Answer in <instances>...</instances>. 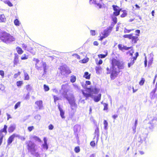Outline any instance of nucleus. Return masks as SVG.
<instances>
[{"label": "nucleus", "instance_id": "nucleus-1", "mask_svg": "<svg viewBox=\"0 0 157 157\" xmlns=\"http://www.w3.org/2000/svg\"><path fill=\"white\" fill-rule=\"evenodd\" d=\"M112 67L110 69L107 67V74H108L111 72L110 77L112 79H114L117 75V72L119 71V69L122 68L120 66V62L115 59H112Z\"/></svg>", "mask_w": 157, "mask_h": 157}, {"label": "nucleus", "instance_id": "nucleus-2", "mask_svg": "<svg viewBox=\"0 0 157 157\" xmlns=\"http://www.w3.org/2000/svg\"><path fill=\"white\" fill-rule=\"evenodd\" d=\"M26 144L29 152L31 154L36 157H43V154H40L38 152H36V145L35 143L31 140H29L26 142Z\"/></svg>", "mask_w": 157, "mask_h": 157}, {"label": "nucleus", "instance_id": "nucleus-3", "mask_svg": "<svg viewBox=\"0 0 157 157\" xmlns=\"http://www.w3.org/2000/svg\"><path fill=\"white\" fill-rule=\"evenodd\" d=\"M0 39L7 44H10L15 41V38L10 34L0 29Z\"/></svg>", "mask_w": 157, "mask_h": 157}, {"label": "nucleus", "instance_id": "nucleus-4", "mask_svg": "<svg viewBox=\"0 0 157 157\" xmlns=\"http://www.w3.org/2000/svg\"><path fill=\"white\" fill-rule=\"evenodd\" d=\"M67 86V85L65 84L63 85L62 86L61 90H63V95L64 98L67 99L68 101L70 104L71 108L73 109V107H75L76 106V104L75 102L74 98L73 97H68L67 93V90H66Z\"/></svg>", "mask_w": 157, "mask_h": 157}, {"label": "nucleus", "instance_id": "nucleus-5", "mask_svg": "<svg viewBox=\"0 0 157 157\" xmlns=\"http://www.w3.org/2000/svg\"><path fill=\"white\" fill-rule=\"evenodd\" d=\"M136 35L137 36H133L132 34H125L123 36V37L124 38H127L129 39H131L132 40V43L136 44L137 43V40H139L138 36H139V35L138 34H136Z\"/></svg>", "mask_w": 157, "mask_h": 157}, {"label": "nucleus", "instance_id": "nucleus-6", "mask_svg": "<svg viewBox=\"0 0 157 157\" xmlns=\"http://www.w3.org/2000/svg\"><path fill=\"white\" fill-rule=\"evenodd\" d=\"M7 127L6 125H4V128L0 131V146L1 144L4 136L6 134Z\"/></svg>", "mask_w": 157, "mask_h": 157}, {"label": "nucleus", "instance_id": "nucleus-7", "mask_svg": "<svg viewBox=\"0 0 157 157\" xmlns=\"http://www.w3.org/2000/svg\"><path fill=\"white\" fill-rule=\"evenodd\" d=\"M59 69L60 71V73L62 75H64L66 74H69L70 73L68 67L66 65H63L61 66Z\"/></svg>", "mask_w": 157, "mask_h": 157}, {"label": "nucleus", "instance_id": "nucleus-8", "mask_svg": "<svg viewBox=\"0 0 157 157\" xmlns=\"http://www.w3.org/2000/svg\"><path fill=\"white\" fill-rule=\"evenodd\" d=\"M112 7L114 12H113V15L117 16L120 14V12L121 11V9L119 8V7L116 5H113Z\"/></svg>", "mask_w": 157, "mask_h": 157}, {"label": "nucleus", "instance_id": "nucleus-9", "mask_svg": "<svg viewBox=\"0 0 157 157\" xmlns=\"http://www.w3.org/2000/svg\"><path fill=\"white\" fill-rule=\"evenodd\" d=\"M80 129L81 126L80 125L78 124H76L73 127L74 133L75 136L76 138L77 139H78V133L80 130Z\"/></svg>", "mask_w": 157, "mask_h": 157}, {"label": "nucleus", "instance_id": "nucleus-10", "mask_svg": "<svg viewBox=\"0 0 157 157\" xmlns=\"http://www.w3.org/2000/svg\"><path fill=\"white\" fill-rule=\"evenodd\" d=\"M102 0H92L91 2H89L90 4H95L96 7H98L99 8H101L102 7L101 2Z\"/></svg>", "mask_w": 157, "mask_h": 157}, {"label": "nucleus", "instance_id": "nucleus-11", "mask_svg": "<svg viewBox=\"0 0 157 157\" xmlns=\"http://www.w3.org/2000/svg\"><path fill=\"white\" fill-rule=\"evenodd\" d=\"M144 136H140L138 138V144L140 145L141 144H142L143 141H144L146 143L145 140L146 138L147 137V135L146 134L143 135Z\"/></svg>", "mask_w": 157, "mask_h": 157}, {"label": "nucleus", "instance_id": "nucleus-12", "mask_svg": "<svg viewBox=\"0 0 157 157\" xmlns=\"http://www.w3.org/2000/svg\"><path fill=\"white\" fill-rule=\"evenodd\" d=\"M112 28V27H109L104 30L103 35L105 37H107L109 35L111 32Z\"/></svg>", "mask_w": 157, "mask_h": 157}, {"label": "nucleus", "instance_id": "nucleus-13", "mask_svg": "<svg viewBox=\"0 0 157 157\" xmlns=\"http://www.w3.org/2000/svg\"><path fill=\"white\" fill-rule=\"evenodd\" d=\"M94 139L96 138L97 141H98V140L99 136V130L98 126L97 125L94 132Z\"/></svg>", "mask_w": 157, "mask_h": 157}, {"label": "nucleus", "instance_id": "nucleus-14", "mask_svg": "<svg viewBox=\"0 0 157 157\" xmlns=\"http://www.w3.org/2000/svg\"><path fill=\"white\" fill-rule=\"evenodd\" d=\"M17 136H18V135L14 134H13L11 136L8 138L7 141L8 145H10L13 141L14 138L15 137H17Z\"/></svg>", "mask_w": 157, "mask_h": 157}, {"label": "nucleus", "instance_id": "nucleus-15", "mask_svg": "<svg viewBox=\"0 0 157 157\" xmlns=\"http://www.w3.org/2000/svg\"><path fill=\"white\" fill-rule=\"evenodd\" d=\"M118 48L119 50L121 51H123V50H128L130 48V47H127L126 46H124L121 44H119L118 45Z\"/></svg>", "mask_w": 157, "mask_h": 157}, {"label": "nucleus", "instance_id": "nucleus-16", "mask_svg": "<svg viewBox=\"0 0 157 157\" xmlns=\"http://www.w3.org/2000/svg\"><path fill=\"white\" fill-rule=\"evenodd\" d=\"M16 125L15 124H11L8 128V131L10 133L12 132L15 129Z\"/></svg>", "mask_w": 157, "mask_h": 157}, {"label": "nucleus", "instance_id": "nucleus-17", "mask_svg": "<svg viewBox=\"0 0 157 157\" xmlns=\"http://www.w3.org/2000/svg\"><path fill=\"white\" fill-rule=\"evenodd\" d=\"M48 66L47 65L46 63L45 62H43L42 64V67L43 68L44 70V73L43 75L45 74L47 71V70L48 68Z\"/></svg>", "mask_w": 157, "mask_h": 157}, {"label": "nucleus", "instance_id": "nucleus-18", "mask_svg": "<svg viewBox=\"0 0 157 157\" xmlns=\"http://www.w3.org/2000/svg\"><path fill=\"white\" fill-rule=\"evenodd\" d=\"M35 103L38 106L40 109H43V102L42 101H37L35 102Z\"/></svg>", "mask_w": 157, "mask_h": 157}, {"label": "nucleus", "instance_id": "nucleus-19", "mask_svg": "<svg viewBox=\"0 0 157 157\" xmlns=\"http://www.w3.org/2000/svg\"><path fill=\"white\" fill-rule=\"evenodd\" d=\"M18 55L17 54H15V56L13 61L14 64L17 65L19 63Z\"/></svg>", "mask_w": 157, "mask_h": 157}, {"label": "nucleus", "instance_id": "nucleus-20", "mask_svg": "<svg viewBox=\"0 0 157 157\" xmlns=\"http://www.w3.org/2000/svg\"><path fill=\"white\" fill-rule=\"evenodd\" d=\"M89 89L90 91L91 92L95 94H98L99 92V90L96 88H90Z\"/></svg>", "mask_w": 157, "mask_h": 157}, {"label": "nucleus", "instance_id": "nucleus-21", "mask_svg": "<svg viewBox=\"0 0 157 157\" xmlns=\"http://www.w3.org/2000/svg\"><path fill=\"white\" fill-rule=\"evenodd\" d=\"M101 94H100L97 96H95L94 98V100L96 102H98L101 99Z\"/></svg>", "mask_w": 157, "mask_h": 157}, {"label": "nucleus", "instance_id": "nucleus-22", "mask_svg": "<svg viewBox=\"0 0 157 157\" xmlns=\"http://www.w3.org/2000/svg\"><path fill=\"white\" fill-rule=\"evenodd\" d=\"M30 139H33L36 141H38V142H40L41 141V140L39 138L35 136H32L30 137Z\"/></svg>", "mask_w": 157, "mask_h": 157}, {"label": "nucleus", "instance_id": "nucleus-23", "mask_svg": "<svg viewBox=\"0 0 157 157\" xmlns=\"http://www.w3.org/2000/svg\"><path fill=\"white\" fill-rule=\"evenodd\" d=\"M6 21L5 16L3 14H0V22H4Z\"/></svg>", "mask_w": 157, "mask_h": 157}, {"label": "nucleus", "instance_id": "nucleus-24", "mask_svg": "<svg viewBox=\"0 0 157 157\" xmlns=\"http://www.w3.org/2000/svg\"><path fill=\"white\" fill-rule=\"evenodd\" d=\"M83 77L87 79H90V75L89 74L88 72H86L84 73Z\"/></svg>", "mask_w": 157, "mask_h": 157}, {"label": "nucleus", "instance_id": "nucleus-25", "mask_svg": "<svg viewBox=\"0 0 157 157\" xmlns=\"http://www.w3.org/2000/svg\"><path fill=\"white\" fill-rule=\"evenodd\" d=\"M16 50L17 52L19 54H22L23 52L21 48L19 47H17L16 48Z\"/></svg>", "mask_w": 157, "mask_h": 157}, {"label": "nucleus", "instance_id": "nucleus-26", "mask_svg": "<svg viewBox=\"0 0 157 157\" xmlns=\"http://www.w3.org/2000/svg\"><path fill=\"white\" fill-rule=\"evenodd\" d=\"M103 124H104V129L105 130H107L108 129V123L107 121L105 120L104 121Z\"/></svg>", "mask_w": 157, "mask_h": 157}, {"label": "nucleus", "instance_id": "nucleus-27", "mask_svg": "<svg viewBox=\"0 0 157 157\" xmlns=\"http://www.w3.org/2000/svg\"><path fill=\"white\" fill-rule=\"evenodd\" d=\"M3 2L7 4L10 6H13V4L9 0H4Z\"/></svg>", "mask_w": 157, "mask_h": 157}, {"label": "nucleus", "instance_id": "nucleus-28", "mask_svg": "<svg viewBox=\"0 0 157 157\" xmlns=\"http://www.w3.org/2000/svg\"><path fill=\"white\" fill-rule=\"evenodd\" d=\"M108 55V52H106L105 54H99L98 55V56L99 58H105Z\"/></svg>", "mask_w": 157, "mask_h": 157}, {"label": "nucleus", "instance_id": "nucleus-29", "mask_svg": "<svg viewBox=\"0 0 157 157\" xmlns=\"http://www.w3.org/2000/svg\"><path fill=\"white\" fill-rule=\"evenodd\" d=\"M82 93L83 95L86 98L91 97L92 96V95L90 94L86 93L84 91L82 92Z\"/></svg>", "mask_w": 157, "mask_h": 157}, {"label": "nucleus", "instance_id": "nucleus-30", "mask_svg": "<svg viewBox=\"0 0 157 157\" xmlns=\"http://www.w3.org/2000/svg\"><path fill=\"white\" fill-rule=\"evenodd\" d=\"M123 12V13L121 15V17H126L127 15V13L126 10H121Z\"/></svg>", "mask_w": 157, "mask_h": 157}, {"label": "nucleus", "instance_id": "nucleus-31", "mask_svg": "<svg viewBox=\"0 0 157 157\" xmlns=\"http://www.w3.org/2000/svg\"><path fill=\"white\" fill-rule=\"evenodd\" d=\"M64 112L63 110H61L60 111V114L61 117L63 119H65V116H64Z\"/></svg>", "mask_w": 157, "mask_h": 157}, {"label": "nucleus", "instance_id": "nucleus-32", "mask_svg": "<svg viewBox=\"0 0 157 157\" xmlns=\"http://www.w3.org/2000/svg\"><path fill=\"white\" fill-rule=\"evenodd\" d=\"M76 80V77L74 75L71 76L70 78V81L71 82H74Z\"/></svg>", "mask_w": 157, "mask_h": 157}, {"label": "nucleus", "instance_id": "nucleus-33", "mask_svg": "<svg viewBox=\"0 0 157 157\" xmlns=\"http://www.w3.org/2000/svg\"><path fill=\"white\" fill-rule=\"evenodd\" d=\"M24 78L25 80H29V76L28 74L25 72H24Z\"/></svg>", "mask_w": 157, "mask_h": 157}, {"label": "nucleus", "instance_id": "nucleus-34", "mask_svg": "<svg viewBox=\"0 0 157 157\" xmlns=\"http://www.w3.org/2000/svg\"><path fill=\"white\" fill-rule=\"evenodd\" d=\"M134 63L135 62L133 61V60H132V59H131L130 62L128 63V67H130L132 65L134 64Z\"/></svg>", "mask_w": 157, "mask_h": 157}, {"label": "nucleus", "instance_id": "nucleus-35", "mask_svg": "<svg viewBox=\"0 0 157 157\" xmlns=\"http://www.w3.org/2000/svg\"><path fill=\"white\" fill-rule=\"evenodd\" d=\"M14 24L15 25L17 26H19L20 25V22L17 19H16L14 21Z\"/></svg>", "mask_w": 157, "mask_h": 157}, {"label": "nucleus", "instance_id": "nucleus-36", "mask_svg": "<svg viewBox=\"0 0 157 157\" xmlns=\"http://www.w3.org/2000/svg\"><path fill=\"white\" fill-rule=\"evenodd\" d=\"M112 19L114 24H116L117 23V18L115 17V16H113L112 17Z\"/></svg>", "mask_w": 157, "mask_h": 157}, {"label": "nucleus", "instance_id": "nucleus-37", "mask_svg": "<svg viewBox=\"0 0 157 157\" xmlns=\"http://www.w3.org/2000/svg\"><path fill=\"white\" fill-rule=\"evenodd\" d=\"M42 147L44 149L47 150L48 148V146L47 144H44L42 146Z\"/></svg>", "mask_w": 157, "mask_h": 157}, {"label": "nucleus", "instance_id": "nucleus-38", "mask_svg": "<svg viewBox=\"0 0 157 157\" xmlns=\"http://www.w3.org/2000/svg\"><path fill=\"white\" fill-rule=\"evenodd\" d=\"M26 88L28 91H30L32 89V87L30 85H26Z\"/></svg>", "mask_w": 157, "mask_h": 157}, {"label": "nucleus", "instance_id": "nucleus-39", "mask_svg": "<svg viewBox=\"0 0 157 157\" xmlns=\"http://www.w3.org/2000/svg\"><path fill=\"white\" fill-rule=\"evenodd\" d=\"M21 104V102H18L17 103L15 104L14 106V109H17L18 107H20V105Z\"/></svg>", "mask_w": 157, "mask_h": 157}, {"label": "nucleus", "instance_id": "nucleus-40", "mask_svg": "<svg viewBox=\"0 0 157 157\" xmlns=\"http://www.w3.org/2000/svg\"><path fill=\"white\" fill-rule=\"evenodd\" d=\"M134 29H132L130 30H128L126 29V28H125L124 30V33H129L131 31H133Z\"/></svg>", "mask_w": 157, "mask_h": 157}, {"label": "nucleus", "instance_id": "nucleus-41", "mask_svg": "<svg viewBox=\"0 0 157 157\" xmlns=\"http://www.w3.org/2000/svg\"><path fill=\"white\" fill-rule=\"evenodd\" d=\"M101 69V67L100 66L98 67H95V70L96 71V73L97 74L99 73V71Z\"/></svg>", "mask_w": 157, "mask_h": 157}, {"label": "nucleus", "instance_id": "nucleus-42", "mask_svg": "<svg viewBox=\"0 0 157 157\" xmlns=\"http://www.w3.org/2000/svg\"><path fill=\"white\" fill-rule=\"evenodd\" d=\"M44 90L46 91H48L49 90V86L45 84L44 85Z\"/></svg>", "mask_w": 157, "mask_h": 157}, {"label": "nucleus", "instance_id": "nucleus-43", "mask_svg": "<svg viewBox=\"0 0 157 157\" xmlns=\"http://www.w3.org/2000/svg\"><path fill=\"white\" fill-rule=\"evenodd\" d=\"M17 137L22 141H25V138L24 136H19L18 135V136H17Z\"/></svg>", "mask_w": 157, "mask_h": 157}, {"label": "nucleus", "instance_id": "nucleus-44", "mask_svg": "<svg viewBox=\"0 0 157 157\" xmlns=\"http://www.w3.org/2000/svg\"><path fill=\"white\" fill-rule=\"evenodd\" d=\"M28 56L27 55H26L25 54L23 55L21 57V59L22 60H24L27 59L28 58Z\"/></svg>", "mask_w": 157, "mask_h": 157}, {"label": "nucleus", "instance_id": "nucleus-45", "mask_svg": "<svg viewBox=\"0 0 157 157\" xmlns=\"http://www.w3.org/2000/svg\"><path fill=\"white\" fill-rule=\"evenodd\" d=\"M23 84L22 81H18L16 82V84L18 86H21Z\"/></svg>", "mask_w": 157, "mask_h": 157}, {"label": "nucleus", "instance_id": "nucleus-46", "mask_svg": "<svg viewBox=\"0 0 157 157\" xmlns=\"http://www.w3.org/2000/svg\"><path fill=\"white\" fill-rule=\"evenodd\" d=\"M144 78H142L139 82V84L141 86L143 85L144 82Z\"/></svg>", "mask_w": 157, "mask_h": 157}, {"label": "nucleus", "instance_id": "nucleus-47", "mask_svg": "<svg viewBox=\"0 0 157 157\" xmlns=\"http://www.w3.org/2000/svg\"><path fill=\"white\" fill-rule=\"evenodd\" d=\"M75 151L76 153H78L80 151V149L79 147H75Z\"/></svg>", "mask_w": 157, "mask_h": 157}, {"label": "nucleus", "instance_id": "nucleus-48", "mask_svg": "<svg viewBox=\"0 0 157 157\" xmlns=\"http://www.w3.org/2000/svg\"><path fill=\"white\" fill-rule=\"evenodd\" d=\"M103 105L104 106V110H107L108 109V104L107 103H104Z\"/></svg>", "mask_w": 157, "mask_h": 157}, {"label": "nucleus", "instance_id": "nucleus-49", "mask_svg": "<svg viewBox=\"0 0 157 157\" xmlns=\"http://www.w3.org/2000/svg\"><path fill=\"white\" fill-rule=\"evenodd\" d=\"M0 75L2 76V78H3L4 77V72L2 70H0Z\"/></svg>", "mask_w": 157, "mask_h": 157}, {"label": "nucleus", "instance_id": "nucleus-50", "mask_svg": "<svg viewBox=\"0 0 157 157\" xmlns=\"http://www.w3.org/2000/svg\"><path fill=\"white\" fill-rule=\"evenodd\" d=\"M29 99V92L28 94L26 95L25 99V100H28Z\"/></svg>", "mask_w": 157, "mask_h": 157}, {"label": "nucleus", "instance_id": "nucleus-51", "mask_svg": "<svg viewBox=\"0 0 157 157\" xmlns=\"http://www.w3.org/2000/svg\"><path fill=\"white\" fill-rule=\"evenodd\" d=\"M34 128L33 126H29L28 128V129L29 132H31Z\"/></svg>", "mask_w": 157, "mask_h": 157}, {"label": "nucleus", "instance_id": "nucleus-52", "mask_svg": "<svg viewBox=\"0 0 157 157\" xmlns=\"http://www.w3.org/2000/svg\"><path fill=\"white\" fill-rule=\"evenodd\" d=\"M53 98L54 99V101L55 102H56L57 101L59 100V99L58 97L55 95L53 96Z\"/></svg>", "mask_w": 157, "mask_h": 157}, {"label": "nucleus", "instance_id": "nucleus-53", "mask_svg": "<svg viewBox=\"0 0 157 157\" xmlns=\"http://www.w3.org/2000/svg\"><path fill=\"white\" fill-rule=\"evenodd\" d=\"M54 128V126L52 124H50L48 126V129H49L50 130H52Z\"/></svg>", "mask_w": 157, "mask_h": 157}, {"label": "nucleus", "instance_id": "nucleus-54", "mask_svg": "<svg viewBox=\"0 0 157 157\" xmlns=\"http://www.w3.org/2000/svg\"><path fill=\"white\" fill-rule=\"evenodd\" d=\"M90 33L93 36L95 35V31L94 30H91L90 31Z\"/></svg>", "mask_w": 157, "mask_h": 157}, {"label": "nucleus", "instance_id": "nucleus-55", "mask_svg": "<svg viewBox=\"0 0 157 157\" xmlns=\"http://www.w3.org/2000/svg\"><path fill=\"white\" fill-rule=\"evenodd\" d=\"M90 145L92 147H94L95 145V143L94 141H91L90 143Z\"/></svg>", "mask_w": 157, "mask_h": 157}, {"label": "nucleus", "instance_id": "nucleus-56", "mask_svg": "<svg viewBox=\"0 0 157 157\" xmlns=\"http://www.w3.org/2000/svg\"><path fill=\"white\" fill-rule=\"evenodd\" d=\"M73 86H74V87L75 89H79V88L78 86L75 84H73Z\"/></svg>", "mask_w": 157, "mask_h": 157}, {"label": "nucleus", "instance_id": "nucleus-57", "mask_svg": "<svg viewBox=\"0 0 157 157\" xmlns=\"http://www.w3.org/2000/svg\"><path fill=\"white\" fill-rule=\"evenodd\" d=\"M102 60L101 59H100L99 60V61H98V63H97V62H96V63H97V64L98 65H101V64H102Z\"/></svg>", "mask_w": 157, "mask_h": 157}, {"label": "nucleus", "instance_id": "nucleus-58", "mask_svg": "<svg viewBox=\"0 0 157 157\" xmlns=\"http://www.w3.org/2000/svg\"><path fill=\"white\" fill-rule=\"evenodd\" d=\"M147 58L146 56L145 57V60L144 61V66L145 67H146L147 66Z\"/></svg>", "mask_w": 157, "mask_h": 157}, {"label": "nucleus", "instance_id": "nucleus-59", "mask_svg": "<svg viewBox=\"0 0 157 157\" xmlns=\"http://www.w3.org/2000/svg\"><path fill=\"white\" fill-rule=\"evenodd\" d=\"M136 126H134L132 128L133 133V134H134L136 132Z\"/></svg>", "mask_w": 157, "mask_h": 157}, {"label": "nucleus", "instance_id": "nucleus-60", "mask_svg": "<svg viewBox=\"0 0 157 157\" xmlns=\"http://www.w3.org/2000/svg\"><path fill=\"white\" fill-rule=\"evenodd\" d=\"M152 61H153V60L152 59H150L149 61H148V66H150V65H151L152 63Z\"/></svg>", "mask_w": 157, "mask_h": 157}, {"label": "nucleus", "instance_id": "nucleus-61", "mask_svg": "<svg viewBox=\"0 0 157 157\" xmlns=\"http://www.w3.org/2000/svg\"><path fill=\"white\" fill-rule=\"evenodd\" d=\"M72 56H76V57H77V58L78 59H80V56H79V55H78L77 54H73Z\"/></svg>", "mask_w": 157, "mask_h": 157}, {"label": "nucleus", "instance_id": "nucleus-62", "mask_svg": "<svg viewBox=\"0 0 157 157\" xmlns=\"http://www.w3.org/2000/svg\"><path fill=\"white\" fill-rule=\"evenodd\" d=\"M52 90L53 91L56 93H58V90L56 89V88H54L52 89Z\"/></svg>", "mask_w": 157, "mask_h": 157}, {"label": "nucleus", "instance_id": "nucleus-63", "mask_svg": "<svg viewBox=\"0 0 157 157\" xmlns=\"http://www.w3.org/2000/svg\"><path fill=\"white\" fill-rule=\"evenodd\" d=\"M156 90V87L155 89H154V90H153L152 91H151V94H155V93Z\"/></svg>", "mask_w": 157, "mask_h": 157}, {"label": "nucleus", "instance_id": "nucleus-64", "mask_svg": "<svg viewBox=\"0 0 157 157\" xmlns=\"http://www.w3.org/2000/svg\"><path fill=\"white\" fill-rule=\"evenodd\" d=\"M91 84V82L89 81H86V85H90Z\"/></svg>", "mask_w": 157, "mask_h": 157}]
</instances>
